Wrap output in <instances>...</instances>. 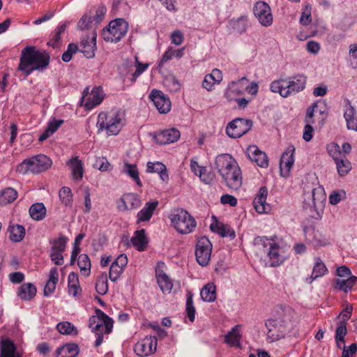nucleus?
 I'll return each instance as SVG.
<instances>
[{
    "label": "nucleus",
    "instance_id": "nucleus-1",
    "mask_svg": "<svg viewBox=\"0 0 357 357\" xmlns=\"http://www.w3.org/2000/svg\"><path fill=\"white\" fill-rule=\"evenodd\" d=\"M298 324V316L294 309L289 305H276L272 310L271 317L265 323L267 339L275 342L284 338Z\"/></svg>",
    "mask_w": 357,
    "mask_h": 357
},
{
    "label": "nucleus",
    "instance_id": "nucleus-2",
    "mask_svg": "<svg viewBox=\"0 0 357 357\" xmlns=\"http://www.w3.org/2000/svg\"><path fill=\"white\" fill-rule=\"evenodd\" d=\"M50 62V56L46 51L38 50L35 46H26L21 52L17 70L25 76L33 71H43Z\"/></svg>",
    "mask_w": 357,
    "mask_h": 357
},
{
    "label": "nucleus",
    "instance_id": "nucleus-3",
    "mask_svg": "<svg viewBox=\"0 0 357 357\" xmlns=\"http://www.w3.org/2000/svg\"><path fill=\"white\" fill-rule=\"evenodd\" d=\"M124 114L120 110L102 112L98 114L96 126L98 132L105 130L108 135H116L123 126Z\"/></svg>",
    "mask_w": 357,
    "mask_h": 357
},
{
    "label": "nucleus",
    "instance_id": "nucleus-4",
    "mask_svg": "<svg viewBox=\"0 0 357 357\" xmlns=\"http://www.w3.org/2000/svg\"><path fill=\"white\" fill-rule=\"evenodd\" d=\"M254 244L259 250L267 254L270 266L275 267L281 265L285 260L282 248L275 243H273L266 236H257L254 239Z\"/></svg>",
    "mask_w": 357,
    "mask_h": 357
},
{
    "label": "nucleus",
    "instance_id": "nucleus-5",
    "mask_svg": "<svg viewBox=\"0 0 357 357\" xmlns=\"http://www.w3.org/2000/svg\"><path fill=\"white\" fill-rule=\"evenodd\" d=\"M169 218L174 228L182 234L192 232L197 227L195 219L183 208L175 209Z\"/></svg>",
    "mask_w": 357,
    "mask_h": 357
},
{
    "label": "nucleus",
    "instance_id": "nucleus-6",
    "mask_svg": "<svg viewBox=\"0 0 357 357\" xmlns=\"http://www.w3.org/2000/svg\"><path fill=\"white\" fill-rule=\"evenodd\" d=\"M51 165V159L45 155L40 154L25 159L17 166L16 171L22 174H25L29 171L38 174L47 170Z\"/></svg>",
    "mask_w": 357,
    "mask_h": 357
},
{
    "label": "nucleus",
    "instance_id": "nucleus-7",
    "mask_svg": "<svg viewBox=\"0 0 357 357\" xmlns=\"http://www.w3.org/2000/svg\"><path fill=\"white\" fill-rule=\"evenodd\" d=\"M128 29V22L122 18H117L102 29V37L106 42L118 43L125 36Z\"/></svg>",
    "mask_w": 357,
    "mask_h": 357
},
{
    "label": "nucleus",
    "instance_id": "nucleus-8",
    "mask_svg": "<svg viewBox=\"0 0 357 357\" xmlns=\"http://www.w3.org/2000/svg\"><path fill=\"white\" fill-rule=\"evenodd\" d=\"M212 243L206 236L197 238L195 247V257L197 263L202 266L208 264L212 252Z\"/></svg>",
    "mask_w": 357,
    "mask_h": 357
},
{
    "label": "nucleus",
    "instance_id": "nucleus-9",
    "mask_svg": "<svg viewBox=\"0 0 357 357\" xmlns=\"http://www.w3.org/2000/svg\"><path fill=\"white\" fill-rule=\"evenodd\" d=\"M252 121L243 118H236L226 127V133L230 138L236 139L246 134L252 128Z\"/></svg>",
    "mask_w": 357,
    "mask_h": 357
},
{
    "label": "nucleus",
    "instance_id": "nucleus-10",
    "mask_svg": "<svg viewBox=\"0 0 357 357\" xmlns=\"http://www.w3.org/2000/svg\"><path fill=\"white\" fill-rule=\"evenodd\" d=\"M104 99L103 91L101 86H95L89 93V87H86L82 96V100H85L84 107L86 109H91L100 105Z\"/></svg>",
    "mask_w": 357,
    "mask_h": 357
},
{
    "label": "nucleus",
    "instance_id": "nucleus-11",
    "mask_svg": "<svg viewBox=\"0 0 357 357\" xmlns=\"http://www.w3.org/2000/svg\"><path fill=\"white\" fill-rule=\"evenodd\" d=\"M157 338L155 336H146L137 342L135 345V352L137 355L144 357L153 354L156 351Z\"/></svg>",
    "mask_w": 357,
    "mask_h": 357
},
{
    "label": "nucleus",
    "instance_id": "nucleus-12",
    "mask_svg": "<svg viewBox=\"0 0 357 357\" xmlns=\"http://www.w3.org/2000/svg\"><path fill=\"white\" fill-rule=\"evenodd\" d=\"M253 13L255 16L263 26H268L272 24L273 16L271 8L266 2H256L253 8Z\"/></svg>",
    "mask_w": 357,
    "mask_h": 357
},
{
    "label": "nucleus",
    "instance_id": "nucleus-13",
    "mask_svg": "<svg viewBox=\"0 0 357 357\" xmlns=\"http://www.w3.org/2000/svg\"><path fill=\"white\" fill-rule=\"evenodd\" d=\"M149 98L153 102L155 107L161 114H167L170 111L171 102L167 96L162 91L156 89L152 90Z\"/></svg>",
    "mask_w": 357,
    "mask_h": 357
},
{
    "label": "nucleus",
    "instance_id": "nucleus-14",
    "mask_svg": "<svg viewBox=\"0 0 357 357\" xmlns=\"http://www.w3.org/2000/svg\"><path fill=\"white\" fill-rule=\"evenodd\" d=\"M221 176L227 186L231 190H237L242 185L241 171L239 167H234L227 172V174Z\"/></svg>",
    "mask_w": 357,
    "mask_h": 357
},
{
    "label": "nucleus",
    "instance_id": "nucleus-15",
    "mask_svg": "<svg viewBox=\"0 0 357 357\" xmlns=\"http://www.w3.org/2000/svg\"><path fill=\"white\" fill-rule=\"evenodd\" d=\"M268 188L262 186L253 200V206L259 213H267L271 211V205L266 202Z\"/></svg>",
    "mask_w": 357,
    "mask_h": 357
},
{
    "label": "nucleus",
    "instance_id": "nucleus-16",
    "mask_svg": "<svg viewBox=\"0 0 357 357\" xmlns=\"http://www.w3.org/2000/svg\"><path fill=\"white\" fill-rule=\"evenodd\" d=\"M142 204L139 197L135 193L124 194L120 199L118 209L121 211L126 210H134L140 207Z\"/></svg>",
    "mask_w": 357,
    "mask_h": 357
},
{
    "label": "nucleus",
    "instance_id": "nucleus-17",
    "mask_svg": "<svg viewBox=\"0 0 357 357\" xmlns=\"http://www.w3.org/2000/svg\"><path fill=\"white\" fill-rule=\"evenodd\" d=\"M215 164L220 175H225L229 170L234 167H238L236 160L229 154H221L217 156Z\"/></svg>",
    "mask_w": 357,
    "mask_h": 357
},
{
    "label": "nucleus",
    "instance_id": "nucleus-18",
    "mask_svg": "<svg viewBox=\"0 0 357 357\" xmlns=\"http://www.w3.org/2000/svg\"><path fill=\"white\" fill-rule=\"evenodd\" d=\"M181 136L180 131L176 128L162 130L157 133L154 139L157 144L165 145L176 142Z\"/></svg>",
    "mask_w": 357,
    "mask_h": 357
},
{
    "label": "nucleus",
    "instance_id": "nucleus-19",
    "mask_svg": "<svg viewBox=\"0 0 357 357\" xmlns=\"http://www.w3.org/2000/svg\"><path fill=\"white\" fill-rule=\"evenodd\" d=\"M246 153L250 160L256 162L258 166L263 168L268 167V156L264 152L260 151L256 145L249 146Z\"/></svg>",
    "mask_w": 357,
    "mask_h": 357
},
{
    "label": "nucleus",
    "instance_id": "nucleus-20",
    "mask_svg": "<svg viewBox=\"0 0 357 357\" xmlns=\"http://www.w3.org/2000/svg\"><path fill=\"white\" fill-rule=\"evenodd\" d=\"M307 77L301 74H298L289 78V80L286 84L287 91H285V95H289V96L291 93H298L303 91L306 84Z\"/></svg>",
    "mask_w": 357,
    "mask_h": 357
},
{
    "label": "nucleus",
    "instance_id": "nucleus-21",
    "mask_svg": "<svg viewBox=\"0 0 357 357\" xmlns=\"http://www.w3.org/2000/svg\"><path fill=\"white\" fill-rule=\"evenodd\" d=\"M317 103H313L310 107L307 108L306 112V115L305 117V122L306 125L304 127V131L303 134V138L306 142H310L313 137V131L314 129L312 126V124L314 123V120L313 119L314 112L315 108H317Z\"/></svg>",
    "mask_w": 357,
    "mask_h": 357
},
{
    "label": "nucleus",
    "instance_id": "nucleus-22",
    "mask_svg": "<svg viewBox=\"0 0 357 357\" xmlns=\"http://www.w3.org/2000/svg\"><path fill=\"white\" fill-rule=\"evenodd\" d=\"M212 218L214 222L211 224L210 229L213 232L218 234L222 237H229L231 240L235 238V231L229 225L219 222L214 215Z\"/></svg>",
    "mask_w": 357,
    "mask_h": 357
},
{
    "label": "nucleus",
    "instance_id": "nucleus-23",
    "mask_svg": "<svg viewBox=\"0 0 357 357\" xmlns=\"http://www.w3.org/2000/svg\"><path fill=\"white\" fill-rule=\"evenodd\" d=\"M246 80L245 77H243L229 84L225 92V97L229 102L234 101L243 93V89L239 85Z\"/></svg>",
    "mask_w": 357,
    "mask_h": 357
},
{
    "label": "nucleus",
    "instance_id": "nucleus-24",
    "mask_svg": "<svg viewBox=\"0 0 357 357\" xmlns=\"http://www.w3.org/2000/svg\"><path fill=\"white\" fill-rule=\"evenodd\" d=\"M96 33H93L92 37L90 38L87 36L84 38L80 43V52L88 59L93 58L95 56V50L96 49Z\"/></svg>",
    "mask_w": 357,
    "mask_h": 357
},
{
    "label": "nucleus",
    "instance_id": "nucleus-25",
    "mask_svg": "<svg viewBox=\"0 0 357 357\" xmlns=\"http://www.w3.org/2000/svg\"><path fill=\"white\" fill-rule=\"evenodd\" d=\"M306 233V240L315 247L326 246L330 244L327 238L322 233L314 229L305 230Z\"/></svg>",
    "mask_w": 357,
    "mask_h": 357
},
{
    "label": "nucleus",
    "instance_id": "nucleus-26",
    "mask_svg": "<svg viewBox=\"0 0 357 357\" xmlns=\"http://www.w3.org/2000/svg\"><path fill=\"white\" fill-rule=\"evenodd\" d=\"M294 146L292 144L289 145L280 158V167L281 171L284 169L287 172H289L294 163Z\"/></svg>",
    "mask_w": 357,
    "mask_h": 357
},
{
    "label": "nucleus",
    "instance_id": "nucleus-27",
    "mask_svg": "<svg viewBox=\"0 0 357 357\" xmlns=\"http://www.w3.org/2000/svg\"><path fill=\"white\" fill-rule=\"evenodd\" d=\"M158 206V201L146 202L144 206L143 207V208L141 209L137 213V222L139 223L141 222L149 221L153 216V214Z\"/></svg>",
    "mask_w": 357,
    "mask_h": 357
},
{
    "label": "nucleus",
    "instance_id": "nucleus-28",
    "mask_svg": "<svg viewBox=\"0 0 357 357\" xmlns=\"http://www.w3.org/2000/svg\"><path fill=\"white\" fill-rule=\"evenodd\" d=\"M155 275L158 284L161 291L165 294L170 293L173 284L168 275L164 273L162 270H160L159 268L155 269Z\"/></svg>",
    "mask_w": 357,
    "mask_h": 357
},
{
    "label": "nucleus",
    "instance_id": "nucleus-29",
    "mask_svg": "<svg viewBox=\"0 0 357 357\" xmlns=\"http://www.w3.org/2000/svg\"><path fill=\"white\" fill-rule=\"evenodd\" d=\"M328 273V269L319 257L315 258V264L311 275L306 278V282L311 284L314 280Z\"/></svg>",
    "mask_w": 357,
    "mask_h": 357
},
{
    "label": "nucleus",
    "instance_id": "nucleus-30",
    "mask_svg": "<svg viewBox=\"0 0 357 357\" xmlns=\"http://www.w3.org/2000/svg\"><path fill=\"white\" fill-rule=\"evenodd\" d=\"M36 291L33 284L24 283L18 288L17 296L23 301H30L36 296Z\"/></svg>",
    "mask_w": 357,
    "mask_h": 357
},
{
    "label": "nucleus",
    "instance_id": "nucleus-31",
    "mask_svg": "<svg viewBox=\"0 0 357 357\" xmlns=\"http://www.w3.org/2000/svg\"><path fill=\"white\" fill-rule=\"evenodd\" d=\"M66 164L72 171L73 178L81 180L83 177V163L79 157H73Z\"/></svg>",
    "mask_w": 357,
    "mask_h": 357
},
{
    "label": "nucleus",
    "instance_id": "nucleus-32",
    "mask_svg": "<svg viewBox=\"0 0 357 357\" xmlns=\"http://www.w3.org/2000/svg\"><path fill=\"white\" fill-rule=\"evenodd\" d=\"M357 284V277L350 276L347 280L336 279L334 280V288L345 293L351 291Z\"/></svg>",
    "mask_w": 357,
    "mask_h": 357
},
{
    "label": "nucleus",
    "instance_id": "nucleus-33",
    "mask_svg": "<svg viewBox=\"0 0 357 357\" xmlns=\"http://www.w3.org/2000/svg\"><path fill=\"white\" fill-rule=\"evenodd\" d=\"M305 196L307 198L312 197V206L314 208L321 206L325 199L324 190L320 186L313 188L310 192H305ZM305 201H306V198H305Z\"/></svg>",
    "mask_w": 357,
    "mask_h": 357
},
{
    "label": "nucleus",
    "instance_id": "nucleus-34",
    "mask_svg": "<svg viewBox=\"0 0 357 357\" xmlns=\"http://www.w3.org/2000/svg\"><path fill=\"white\" fill-rule=\"evenodd\" d=\"M147 172L149 173H158L160 176V178L163 181H167L169 179V175L167 174L166 166L160 162H147Z\"/></svg>",
    "mask_w": 357,
    "mask_h": 357
},
{
    "label": "nucleus",
    "instance_id": "nucleus-35",
    "mask_svg": "<svg viewBox=\"0 0 357 357\" xmlns=\"http://www.w3.org/2000/svg\"><path fill=\"white\" fill-rule=\"evenodd\" d=\"M131 242L138 251H144L148 244V238L146 236L145 230L142 229L136 231L131 238Z\"/></svg>",
    "mask_w": 357,
    "mask_h": 357
},
{
    "label": "nucleus",
    "instance_id": "nucleus-36",
    "mask_svg": "<svg viewBox=\"0 0 357 357\" xmlns=\"http://www.w3.org/2000/svg\"><path fill=\"white\" fill-rule=\"evenodd\" d=\"M1 357H21V354L17 352L13 342L7 339L1 342Z\"/></svg>",
    "mask_w": 357,
    "mask_h": 357
},
{
    "label": "nucleus",
    "instance_id": "nucleus-37",
    "mask_svg": "<svg viewBox=\"0 0 357 357\" xmlns=\"http://www.w3.org/2000/svg\"><path fill=\"white\" fill-rule=\"evenodd\" d=\"M79 352L77 344L71 343L66 344L63 347L58 348L56 354V357H75Z\"/></svg>",
    "mask_w": 357,
    "mask_h": 357
},
{
    "label": "nucleus",
    "instance_id": "nucleus-38",
    "mask_svg": "<svg viewBox=\"0 0 357 357\" xmlns=\"http://www.w3.org/2000/svg\"><path fill=\"white\" fill-rule=\"evenodd\" d=\"M354 114L355 109L349 102L344 111V117L347 121V128L357 132V116L354 117Z\"/></svg>",
    "mask_w": 357,
    "mask_h": 357
},
{
    "label": "nucleus",
    "instance_id": "nucleus-39",
    "mask_svg": "<svg viewBox=\"0 0 357 357\" xmlns=\"http://www.w3.org/2000/svg\"><path fill=\"white\" fill-rule=\"evenodd\" d=\"M58 280L57 268H52L50 271L49 280L44 288V296H47L54 291Z\"/></svg>",
    "mask_w": 357,
    "mask_h": 357
},
{
    "label": "nucleus",
    "instance_id": "nucleus-40",
    "mask_svg": "<svg viewBox=\"0 0 357 357\" xmlns=\"http://www.w3.org/2000/svg\"><path fill=\"white\" fill-rule=\"evenodd\" d=\"M95 317H97V320L102 324V326H104L105 333L109 334L113 328V319L100 309H96Z\"/></svg>",
    "mask_w": 357,
    "mask_h": 357
},
{
    "label": "nucleus",
    "instance_id": "nucleus-41",
    "mask_svg": "<svg viewBox=\"0 0 357 357\" xmlns=\"http://www.w3.org/2000/svg\"><path fill=\"white\" fill-rule=\"evenodd\" d=\"M238 326H234L225 337V341L231 347H240V340L241 335L238 328Z\"/></svg>",
    "mask_w": 357,
    "mask_h": 357
},
{
    "label": "nucleus",
    "instance_id": "nucleus-42",
    "mask_svg": "<svg viewBox=\"0 0 357 357\" xmlns=\"http://www.w3.org/2000/svg\"><path fill=\"white\" fill-rule=\"evenodd\" d=\"M29 215L32 219L42 220L46 215V208L43 203H35L29 208Z\"/></svg>",
    "mask_w": 357,
    "mask_h": 357
},
{
    "label": "nucleus",
    "instance_id": "nucleus-43",
    "mask_svg": "<svg viewBox=\"0 0 357 357\" xmlns=\"http://www.w3.org/2000/svg\"><path fill=\"white\" fill-rule=\"evenodd\" d=\"M68 293L73 296H76L79 292L82 291L79 286L78 275L74 272H71L68 278Z\"/></svg>",
    "mask_w": 357,
    "mask_h": 357
},
{
    "label": "nucleus",
    "instance_id": "nucleus-44",
    "mask_svg": "<svg viewBox=\"0 0 357 357\" xmlns=\"http://www.w3.org/2000/svg\"><path fill=\"white\" fill-rule=\"evenodd\" d=\"M200 296L203 301L213 302L216 298V287L213 283H208L201 290Z\"/></svg>",
    "mask_w": 357,
    "mask_h": 357
},
{
    "label": "nucleus",
    "instance_id": "nucleus-45",
    "mask_svg": "<svg viewBox=\"0 0 357 357\" xmlns=\"http://www.w3.org/2000/svg\"><path fill=\"white\" fill-rule=\"evenodd\" d=\"M17 197V192L13 188H6L0 192V205L14 202Z\"/></svg>",
    "mask_w": 357,
    "mask_h": 357
},
{
    "label": "nucleus",
    "instance_id": "nucleus-46",
    "mask_svg": "<svg viewBox=\"0 0 357 357\" xmlns=\"http://www.w3.org/2000/svg\"><path fill=\"white\" fill-rule=\"evenodd\" d=\"M347 324H344L343 321H338L337 324V328L335 330V340L337 344V347L340 349L342 348L341 343L344 344V337L347 335Z\"/></svg>",
    "mask_w": 357,
    "mask_h": 357
},
{
    "label": "nucleus",
    "instance_id": "nucleus-47",
    "mask_svg": "<svg viewBox=\"0 0 357 357\" xmlns=\"http://www.w3.org/2000/svg\"><path fill=\"white\" fill-rule=\"evenodd\" d=\"M123 172L131 177L138 186L142 185L136 165L125 162Z\"/></svg>",
    "mask_w": 357,
    "mask_h": 357
},
{
    "label": "nucleus",
    "instance_id": "nucleus-48",
    "mask_svg": "<svg viewBox=\"0 0 357 357\" xmlns=\"http://www.w3.org/2000/svg\"><path fill=\"white\" fill-rule=\"evenodd\" d=\"M10 238L12 241L20 242L25 235V229L23 226L15 225L9 227Z\"/></svg>",
    "mask_w": 357,
    "mask_h": 357
},
{
    "label": "nucleus",
    "instance_id": "nucleus-49",
    "mask_svg": "<svg viewBox=\"0 0 357 357\" xmlns=\"http://www.w3.org/2000/svg\"><path fill=\"white\" fill-rule=\"evenodd\" d=\"M77 265L83 275L85 276H89L90 275L91 261L87 255L82 254L78 257Z\"/></svg>",
    "mask_w": 357,
    "mask_h": 357
},
{
    "label": "nucleus",
    "instance_id": "nucleus-50",
    "mask_svg": "<svg viewBox=\"0 0 357 357\" xmlns=\"http://www.w3.org/2000/svg\"><path fill=\"white\" fill-rule=\"evenodd\" d=\"M56 329L63 335H77L78 331L68 321H62L57 324Z\"/></svg>",
    "mask_w": 357,
    "mask_h": 357
},
{
    "label": "nucleus",
    "instance_id": "nucleus-51",
    "mask_svg": "<svg viewBox=\"0 0 357 357\" xmlns=\"http://www.w3.org/2000/svg\"><path fill=\"white\" fill-rule=\"evenodd\" d=\"M96 290L98 294L105 295L108 291L107 275L102 273L97 279L96 283Z\"/></svg>",
    "mask_w": 357,
    "mask_h": 357
},
{
    "label": "nucleus",
    "instance_id": "nucleus-52",
    "mask_svg": "<svg viewBox=\"0 0 357 357\" xmlns=\"http://www.w3.org/2000/svg\"><path fill=\"white\" fill-rule=\"evenodd\" d=\"M335 165H336L338 174L340 176H344L351 169V164L347 160L346 156L343 157L342 158L340 159L338 161L335 162Z\"/></svg>",
    "mask_w": 357,
    "mask_h": 357
},
{
    "label": "nucleus",
    "instance_id": "nucleus-53",
    "mask_svg": "<svg viewBox=\"0 0 357 357\" xmlns=\"http://www.w3.org/2000/svg\"><path fill=\"white\" fill-rule=\"evenodd\" d=\"M284 79L275 80L271 83L270 90L273 93H278L282 97L287 98L289 95H285L287 91Z\"/></svg>",
    "mask_w": 357,
    "mask_h": 357
},
{
    "label": "nucleus",
    "instance_id": "nucleus-54",
    "mask_svg": "<svg viewBox=\"0 0 357 357\" xmlns=\"http://www.w3.org/2000/svg\"><path fill=\"white\" fill-rule=\"evenodd\" d=\"M59 198L65 206H72L73 205V194L70 188L63 187L59 190Z\"/></svg>",
    "mask_w": 357,
    "mask_h": 357
},
{
    "label": "nucleus",
    "instance_id": "nucleus-55",
    "mask_svg": "<svg viewBox=\"0 0 357 357\" xmlns=\"http://www.w3.org/2000/svg\"><path fill=\"white\" fill-rule=\"evenodd\" d=\"M327 151L328 154L333 158L335 162L338 161L340 159L346 156L341 151L340 146L335 142H333L328 145Z\"/></svg>",
    "mask_w": 357,
    "mask_h": 357
},
{
    "label": "nucleus",
    "instance_id": "nucleus-56",
    "mask_svg": "<svg viewBox=\"0 0 357 357\" xmlns=\"http://www.w3.org/2000/svg\"><path fill=\"white\" fill-rule=\"evenodd\" d=\"M66 26H67L66 24L63 23L62 24H60L57 27V29L55 31V33H54V35L52 36V38L48 43L49 45H51L54 48L58 47L59 43L61 40V35L66 31Z\"/></svg>",
    "mask_w": 357,
    "mask_h": 357
},
{
    "label": "nucleus",
    "instance_id": "nucleus-57",
    "mask_svg": "<svg viewBox=\"0 0 357 357\" xmlns=\"http://www.w3.org/2000/svg\"><path fill=\"white\" fill-rule=\"evenodd\" d=\"M185 311L189 320L193 322L195 321L196 310L193 305L192 294L190 292L187 294Z\"/></svg>",
    "mask_w": 357,
    "mask_h": 357
},
{
    "label": "nucleus",
    "instance_id": "nucleus-58",
    "mask_svg": "<svg viewBox=\"0 0 357 357\" xmlns=\"http://www.w3.org/2000/svg\"><path fill=\"white\" fill-rule=\"evenodd\" d=\"M68 238L64 236H61L58 238L50 241L52 244L51 250L64 252L66 247Z\"/></svg>",
    "mask_w": 357,
    "mask_h": 357
},
{
    "label": "nucleus",
    "instance_id": "nucleus-59",
    "mask_svg": "<svg viewBox=\"0 0 357 357\" xmlns=\"http://www.w3.org/2000/svg\"><path fill=\"white\" fill-rule=\"evenodd\" d=\"M124 269L114 261L112 263L109 272V278L111 281L116 282L123 273Z\"/></svg>",
    "mask_w": 357,
    "mask_h": 357
},
{
    "label": "nucleus",
    "instance_id": "nucleus-60",
    "mask_svg": "<svg viewBox=\"0 0 357 357\" xmlns=\"http://www.w3.org/2000/svg\"><path fill=\"white\" fill-rule=\"evenodd\" d=\"M200 179L205 183H210L213 181L215 174L212 172H207L206 167H199V174Z\"/></svg>",
    "mask_w": 357,
    "mask_h": 357
},
{
    "label": "nucleus",
    "instance_id": "nucleus-61",
    "mask_svg": "<svg viewBox=\"0 0 357 357\" xmlns=\"http://www.w3.org/2000/svg\"><path fill=\"white\" fill-rule=\"evenodd\" d=\"M78 50V47L75 43H70L68 45L67 50L62 54V60L64 62H69L73 57V55L75 54Z\"/></svg>",
    "mask_w": 357,
    "mask_h": 357
},
{
    "label": "nucleus",
    "instance_id": "nucleus-62",
    "mask_svg": "<svg viewBox=\"0 0 357 357\" xmlns=\"http://www.w3.org/2000/svg\"><path fill=\"white\" fill-rule=\"evenodd\" d=\"M312 21L311 16V6L307 5L305 10L303 11L300 17L299 22L303 26H307L310 24Z\"/></svg>",
    "mask_w": 357,
    "mask_h": 357
},
{
    "label": "nucleus",
    "instance_id": "nucleus-63",
    "mask_svg": "<svg viewBox=\"0 0 357 357\" xmlns=\"http://www.w3.org/2000/svg\"><path fill=\"white\" fill-rule=\"evenodd\" d=\"M352 311V305L347 304L346 307L341 312V313L337 317V319H340L339 321H343L344 324H347V321L351 317Z\"/></svg>",
    "mask_w": 357,
    "mask_h": 357
},
{
    "label": "nucleus",
    "instance_id": "nucleus-64",
    "mask_svg": "<svg viewBox=\"0 0 357 357\" xmlns=\"http://www.w3.org/2000/svg\"><path fill=\"white\" fill-rule=\"evenodd\" d=\"M357 352V343L351 344L348 348L343 347L341 357H355L354 355Z\"/></svg>",
    "mask_w": 357,
    "mask_h": 357
}]
</instances>
